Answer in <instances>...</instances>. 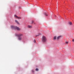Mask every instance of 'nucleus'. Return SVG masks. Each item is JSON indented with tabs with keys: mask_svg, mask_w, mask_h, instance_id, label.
I'll use <instances>...</instances> for the list:
<instances>
[{
	"mask_svg": "<svg viewBox=\"0 0 74 74\" xmlns=\"http://www.w3.org/2000/svg\"><path fill=\"white\" fill-rule=\"evenodd\" d=\"M32 27V25H29L28 26V27L29 28H31Z\"/></svg>",
	"mask_w": 74,
	"mask_h": 74,
	"instance_id": "9d476101",
	"label": "nucleus"
},
{
	"mask_svg": "<svg viewBox=\"0 0 74 74\" xmlns=\"http://www.w3.org/2000/svg\"><path fill=\"white\" fill-rule=\"evenodd\" d=\"M15 17H16V18H18V19H21V18L20 17H19L17 16H16V15H14Z\"/></svg>",
	"mask_w": 74,
	"mask_h": 74,
	"instance_id": "20e7f679",
	"label": "nucleus"
},
{
	"mask_svg": "<svg viewBox=\"0 0 74 74\" xmlns=\"http://www.w3.org/2000/svg\"><path fill=\"white\" fill-rule=\"evenodd\" d=\"M11 28L12 29H15V26H12Z\"/></svg>",
	"mask_w": 74,
	"mask_h": 74,
	"instance_id": "0eeeda50",
	"label": "nucleus"
},
{
	"mask_svg": "<svg viewBox=\"0 0 74 74\" xmlns=\"http://www.w3.org/2000/svg\"><path fill=\"white\" fill-rule=\"evenodd\" d=\"M66 44H68V42H66Z\"/></svg>",
	"mask_w": 74,
	"mask_h": 74,
	"instance_id": "dca6fc26",
	"label": "nucleus"
},
{
	"mask_svg": "<svg viewBox=\"0 0 74 74\" xmlns=\"http://www.w3.org/2000/svg\"><path fill=\"white\" fill-rule=\"evenodd\" d=\"M34 41L35 42H36V40H34Z\"/></svg>",
	"mask_w": 74,
	"mask_h": 74,
	"instance_id": "a211bd4d",
	"label": "nucleus"
},
{
	"mask_svg": "<svg viewBox=\"0 0 74 74\" xmlns=\"http://www.w3.org/2000/svg\"><path fill=\"white\" fill-rule=\"evenodd\" d=\"M47 40V38L45 36H43L42 37V41L43 42H45Z\"/></svg>",
	"mask_w": 74,
	"mask_h": 74,
	"instance_id": "f257e3e1",
	"label": "nucleus"
},
{
	"mask_svg": "<svg viewBox=\"0 0 74 74\" xmlns=\"http://www.w3.org/2000/svg\"><path fill=\"white\" fill-rule=\"evenodd\" d=\"M15 22H16V23L17 24H18V25H19V22H18V21H17V20H15Z\"/></svg>",
	"mask_w": 74,
	"mask_h": 74,
	"instance_id": "39448f33",
	"label": "nucleus"
},
{
	"mask_svg": "<svg viewBox=\"0 0 74 74\" xmlns=\"http://www.w3.org/2000/svg\"><path fill=\"white\" fill-rule=\"evenodd\" d=\"M56 38V36H54V39L55 40Z\"/></svg>",
	"mask_w": 74,
	"mask_h": 74,
	"instance_id": "9b49d317",
	"label": "nucleus"
},
{
	"mask_svg": "<svg viewBox=\"0 0 74 74\" xmlns=\"http://www.w3.org/2000/svg\"><path fill=\"white\" fill-rule=\"evenodd\" d=\"M72 41H73V42H74V39L72 40Z\"/></svg>",
	"mask_w": 74,
	"mask_h": 74,
	"instance_id": "f3484780",
	"label": "nucleus"
},
{
	"mask_svg": "<svg viewBox=\"0 0 74 74\" xmlns=\"http://www.w3.org/2000/svg\"><path fill=\"white\" fill-rule=\"evenodd\" d=\"M40 35H41V34H39L38 35L36 36V37H38V36H39Z\"/></svg>",
	"mask_w": 74,
	"mask_h": 74,
	"instance_id": "1a4fd4ad",
	"label": "nucleus"
},
{
	"mask_svg": "<svg viewBox=\"0 0 74 74\" xmlns=\"http://www.w3.org/2000/svg\"><path fill=\"white\" fill-rule=\"evenodd\" d=\"M23 35L22 34H18L16 35V36H18V37H21Z\"/></svg>",
	"mask_w": 74,
	"mask_h": 74,
	"instance_id": "f03ea898",
	"label": "nucleus"
},
{
	"mask_svg": "<svg viewBox=\"0 0 74 74\" xmlns=\"http://www.w3.org/2000/svg\"><path fill=\"white\" fill-rule=\"evenodd\" d=\"M69 23V25H72V23H71V22H70Z\"/></svg>",
	"mask_w": 74,
	"mask_h": 74,
	"instance_id": "ddd939ff",
	"label": "nucleus"
},
{
	"mask_svg": "<svg viewBox=\"0 0 74 74\" xmlns=\"http://www.w3.org/2000/svg\"><path fill=\"white\" fill-rule=\"evenodd\" d=\"M18 39L19 40H21V38L20 37L18 36Z\"/></svg>",
	"mask_w": 74,
	"mask_h": 74,
	"instance_id": "6e6552de",
	"label": "nucleus"
},
{
	"mask_svg": "<svg viewBox=\"0 0 74 74\" xmlns=\"http://www.w3.org/2000/svg\"><path fill=\"white\" fill-rule=\"evenodd\" d=\"M15 28L17 30H20L21 29L19 28V27H15Z\"/></svg>",
	"mask_w": 74,
	"mask_h": 74,
	"instance_id": "7ed1b4c3",
	"label": "nucleus"
},
{
	"mask_svg": "<svg viewBox=\"0 0 74 74\" xmlns=\"http://www.w3.org/2000/svg\"><path fill=\"white\" fill-rule=\"evenodd\" d=\"M45 16H47V14L46 13H45Z\"/></svg>",
	"mask_w": 74,
	"mask_h": 74,
	"instance_id": "2eb2a0df",
	"label": "nucleus"
},
{
	"mask_svg": "<svg viewBox=\"0 0 74 74\" xmlns=\"http://www.w3.org/2000/svg\"><path fill=\"white\" fill-rule=\"evenodd\" d=\"M33 22H34V21H33L31 23V24H33Z\"/></svg>",
	"mask_w": 74,
	"mask_h": 74,
	"instance_id": "f8f14e48",
	"label": "nucleus"
},
{
	"mask_svg": "<svg viewBox=\"0 0 74 74\" xmlns=\"http://www.w3.org/2000/svg\"><path fill=\"white\" fill-rule=\"evenodd\" d=\"M60 37H61V36H59L57 37V40H58V39H59Z\"/></svg>",
	"mask_w": 74,
	"mask_h": 74,
	"instance_id": "423d86ee",
	"label": "nucleus"
},
{
	"mask_svg": "<svg viewBox=\"0 0 74 74\" xmlns=\"http://www.w3.org/2000/svg\"><path fill=\"white\" fill-rule=\"evenodd\" d=\"M36 71H38V69L37 68H36Z\"/></svg>",
	"mask_w": 74,
	"mask_h": 74,
	"instance_id": "4468645a",
	"label": "nucleus"
}]
</instances>
